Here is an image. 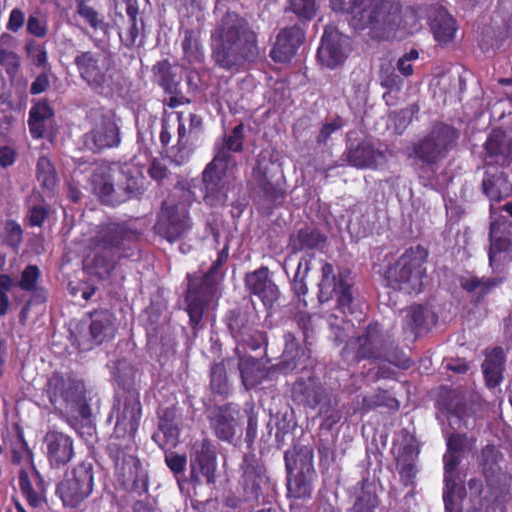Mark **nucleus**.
<instances>
[{
  "mask_svg": "<svg viewBox=\"0 0 512 512\" xmlns=\"http://www.w3.org/2000/svg\"><path fill=\"white\" fill-rule=\"evenodd\" d=\"M244 126L238 124L230 134L216 140L213 159L202 172L203 201L212 208H222L236 188L238 162L233 155L243 150Z\"/></svg>",
  "mask_w": 512,
  "mask_h": 512,
  "instance_id": "obj_1",
  "label": "nucleus"
},
{
  "mask_svg": "<svg viewBox=\"0 0 512 512\" xmlns=\"http://www.w3.org/2000/svg\"><path fill=\"white\" fill-rule=\"evenodd\" d=\"M210 39L212 59L223 69L238 70L259 57L256 33L235 12H227L216 23Z\"/></svg>",
  "mask_w": 512,
  "mask_h": 512,
  "instance_id": "obj_2",
  "label": "nucleus"
},
{
  "mask_svg": "<svg viewBox=\"0 0 512 512\" xmlns=\"http://www.w3.org/2000/svg\"><path fill=\"white\" fill-rule=\"evenodd\" d=\"M321 271V290L333 282V293L336 300V305L333 312L328 315L327 322L335 334V340L343 342L347 336L345 330L354 326L350 317L357 318L362 314L354 297L352 272L348 268H339L335 275L333 265L329 263H323Z\"/></svg>",
  "mask_w": 512,
  "mask_h": 512,
  "instance_id": "obj_3",
  "label": "nucleus"
},
{
  "mask_svg": "<svg viewBox=\"0 0 512 512\" xmlns=\"http://www.w3.org/2000/svg\"><path fill=\"white\" fill-rule=\"evenodd\" d=\"M284 350L281 360L270 367H265L259 359L252 356H239L238 369L243 385L249 389L272 379L275 374L287 375L295 370H304L310 356L301 347L292 332H286Z\"/></svg>",
  "mask_w": 512,
  "mask_h": 512,
  "instance_id": "obj_4",
  "label": "nucleus"
},
{
  "mask_svg": "<svg viewBox=\"0 0 512 512\" xmlns=\"http://www.w3.org/2000/svg\"><path fill=\"white\" fill-rule=\"evenodd\" d=\"M135 436L113 431L106 446V453L113 462L115 475L121 484L133 492L142 494L148 491L149 480L136 456Z\"/></svg>",
  "mask_w": 512,
  "mask_h": 512,
  "instance_id": "obj_5",
  "label": "nucleus"
},
{
  "mask_svg": "<svg viewBox=\"0 0 512 512\" xmlns=\"http://www.w3.org/2000/svg\"><path fill=\"white\" fill-rule=\"evenodd\" d=\"M74 63L80 77L97 94L112 97L120 93L121 75L111 57L107 53L81 52Z\"/></svg>",
  "mask_w": 512,
  "mask_h": 512,
  "instance_id": "obj_6",
  "label": "nucleus"
},
{
  "mask_svg": "<svg viewBox=\"0 0 512 512\" xmlns=\"http://www.w3.org/2000/svg\"><path fill=\"white\" fill-rule=\"evenodd\" d=\"M226 260L227 258H216L209 270L201 276L187 274L188 285L184 297L185 310L189 316V325L194 334L203 327L204 312L217 297L218 269Z\"/></svg>",
  "mask_w": 512,
  "mask_h": 512,
  "instance_id": "obj_7",
  "label": "nucleus"
},
{
  "mask_svg": "<svg viewBox=\"0 0 512 512\" xmlns=\"http://www.w3.org/2000/svg\"><path fill=\"white\" fill-rule=\"evenodd\" d=\"M373 268L387 286L405 294H419L427 278L426 258H382Z\"/></svg>",
  "mask_w": 512,
  "mask_h": 512,
  "instance_id": "obj_8",
  "label": "nucleus"
},
{
  "mask_svg": "<svg viewBox=\"0 0 512 512\" xmlns=\"http://www.w3.org/2000/svg\"><path fill=\"white\" fill-rule=\"evenodd\" d=\"M401 8L387 0H373L371 6L362 9L356 16V28L370 30L372 38L378 40L402 37Z\"/></svg>",
  "mask_w": 512,
  "mask_h": 512,
  "instance_id": "obj_9",
  "label": "nucleus"
},
{
  "mask_svg": "<svg viewBox=\"0 0 512 512\" xmlns=\"http://www.w3.org/2000/svg\"><path fill=\"white\" fill-rule=\"evenodd\" d=\"M287 472V496L294 499H309L312 496V481L315 476L313 450L307 446H294L284 453Z\"/></svg>",
  "mask_w": 512,
  "mask_h": 512,
  "instance_id": "obj_10",
  "label": "nucleus"
},
{
  "mask_svg": "<svg viewBox=\"0 0 512 512\" xmlns=\"http://www.w3.org/2000/svg\"><path fill=\"white\" fill-rule=\"evenodd\" d=\"M502 460L503 454L494 445L482 448L480 466L487 487L483 501L487 504L505 505L512 498V474L502 470Z\"/></svg>",
  "mask_w": 512,
  "mask_h": 512,
  "instance_id": "obj_11",
  "label": "nucleus"
},
{
  "mask_svg": "<svg viewBox=\"0 0 512 512\" xmlns=\"http://www.w3.org/2000/svg\"><path fill=\"white\" fill-rule=\"evenodd\" d=\"M85 394L84 381L61 372H53L43 388V395L47 397L54 412L61 415L83 402Z\"/></svg>",
  "mask_w": 512,
  "mask_h": 512,
  "instance_id": "obj_12",
  "label": "nucleus"
},
{
  "mask_svg": "<svg viewBox=\"0 0 512 512\" xmlns=\"http://www.w3.org/2000/svg\"><path fill=\"white\" fill-rule=\"evenodd\" d=\"M94 485L93 464L82 461L65 472L56 486V494L64 507L77 508L91 496Z\"/></svg>",
  "mask_w": 512,
  "mask_h": 512,
  "instance_id": "obj_13",
  "label": "nucleus"
},
{
  "mask_svg": "<svg viewBox=\"0 0 512 512\" xmlns=\"http://www.w3.org/2000/svg\"><path fill=\"white\" fill-rule=\"evenodd\" d=\"M241 476L238 481V493L247 502H264V493L269 489L270 481L265 467L253 453L243 455L240 464Z\"/></svg>",
  "mask_w": 512,
  "mask_h": 512,
  "instance_id": "obj_14",
  "label": "nucleus"
},
{
  "mask_svg": "<svg viewBox=\"0 0 512 512\" xmlns=\"http://www.w3.org/2000/svg\"><path fill=\"white\" fill-rule=\"evenodd\" d=\"M456 130L445 124H437L416 146L417 157L425 163L435 164L444 159L455 146Z\"/></svg>",
  "mask_w": 512,
  "mask_h": 512,
  "instance_id": "obj_15",
  "label": "nucleus"
},
{
  "mask_svg": "<svg viewBox=\"0 0 512 512\" xmlns=\"http://www.w3.org/2000/svg\"><path fill=\"white\" fill-rule=\"evenodd\" d=\"M115 417V432L136 435L142 418L140 393L116 396L110 413Z\"/></svg>",
  "mask_w": 512,
  "mask_h": 512,
  "instance_id": "obj_16",
  "label": "nucleus"
},
{
  "mask_svg": "<svg viewBox=\"0 0 512 512\" xmlns=\"http://www.w3.org/2000/svg\"><path fill=\"white\" fill-rule=\"evenodd\" d=\"M349 52L350 38L334 28H326L317 52L320 65L335 69L345 62Z\"/></svg>",
  "mask_w": 512,
  "mask_h": 512,
  "instance_id": "obj_17",
  "label": "nucleus"
},
{
  "mask_svg": "<svg viewBox=\"0 0 512 512\" xmlns=\"http://www.w3.org/2000/svg\"><path fill=\"white\" fill-rule=\"evenodd\" d=\"M332 394L315 375L298 377L291 385L289 396L298 407L315 410Z\"/></svg>",
  "mask_w": 512,
  "mask_h": 512,
  "instance_id": "obj_18",
  "label": "nucleus"
},
{
  "mask_svg": "<svg viewBox=\"0 0 512 512\" xmlns=\"http://www.w3.org/2000/svg\"><path fill=\"white\" fill-rule=\"evenodd\" d=\"M239 405L228 402L215 405L208 414V421L215 436L223 442L232 444L239 431Z\"/></svg>",
  "mask_w": 512,
  "mask_h": 512,
  "instance_id": "obj_19",
  "label": "nucleus"
},
{
  "mask_svg": "<svg viewBox=\"0 0 512 512\" xmlns=\"http://www.w3.org/2000/svg\"><path fill=\"white\" fill-rule=\"evenodd\" d=\"M95 124L90 132L85 134V144L95 151L117 147L120 144L119 127L111 112L95 113Z\"/></svg>",
  "mask_w": 512,
  "mask_h": 512,
  "instance_id": "obj_20",
  "label": "nucleus"
},
{
  "mask_svg": "<svg viewBox=\"0 0 512 512\" xmlns=\"http://www.w3.org/2000/svg\"><path fill=\"white\" fill-rule=\"evenodd\" d=\"M157 415V431L153 433L152 440L164 450L167 447L175 448L179 443L182 416L176 405L159 408Z\"/></svg>",
  "mask_w": 512,
  "mask_h": 512,
  "instance_id": "obj_21",
  "label": "nucleus"
},
{
  "mask_svg": "<svg viewBox=\"0 0 512 512\" xmlns=\"http://www.w3.org/2000/svg\"><path fill=\"white\" fill-rule=\"evenodd\" d=\"M189 228L190 219L187 205H170L165 202L155 225L156 232L172 243Z\"/></svg>",
  "mask_w": 512,
  "mask_h": 512,
  "instance_id": "obj_22",
  "label": "nucleus"
},
{
  "mask_svg": "<svg viewBox=\"0 0 512 512\" xmlns=\"http://www.w3.org/2000/svg\"><path fill=\"white\" fill-rule=\"evenodd\" d=\"M387 339L382 332L378 322H371L364 332L355 340V351L353 359L356 362L362 360H381L383 348Z\"/></svg>",
  "mask_w": 512,
  "mask_h": 512,
  "instance_id": "obj_23",
  "label": "nucleus"
},
{
  "mask_svg": "<svg viewBox=\"0 0 512 512\" xmlns=\"http://www.w3.org/2000/svg\"><path fill=\"white\" fill-rule=\"evenodd\" d=\"M47 459L53 468L67 465L75 456L73 438L56 429H50L44 436Z\"/></svg>",
  "mask_w": 512,
  "mask_h": 512,
  "instance_id": "obj_24",
  "label": "nucleus"
},
{
  "mask_svg": "<svg viewBox=\"0 0 512 512\" xmlns=\"http://www.w3.org/2000/svg\"><path fill=\"white\" fill-rule=\"evenodd\" d=\"M387 149L372 140H363L356 147H350L347 159L351 166L356 168L376 169L387 163Z\"/></svg>",
  "mask_w": 512,
  "mask_h": 512,
  "instance_id": "obj_25",
  "label": "nucleus"
},
{
  "mask_svg": "<svg viewBox=\"0 0 512 512\" xmlns=\"http://www.w3.org/2000/svg\"><path fill=\"white\" fill-rule=\"evenodd\" d=\"M190 468L193 480L200 482L202 476L208 484L215 482L216 451L207 439L202 440L190 455Z\"/></svg>",
  "mask_w": 512,
  "mask_h": 512,
  "instance_id": "obj_26",
  "label": "nucleus"
},
{
  "mask_svg": "<svg viewBox=\"0 0 512 512\" xmlns=\"http://www.w3.org/2000/svg\"><path fill=\"white\" fill-rule=\"evenodd\" d=\"M18 482L20 492L30 508L37 509L46 503L45 481L33 464L28 470L20 469Z\"/></svg>",
  "mask_w": 512,
  "mask_h": 512,
  "instance_id": "obj_27",
  "label": "nucleus"
},
{
  "mask_svg": "<svg viewBox=\"0 0 512 512\" xmlns=\"http://www.w3.org/2000/svg\"><path fill=\"white\" fill-rule=\"evenodd\" d=\"M93 193L104 204L117 206L123 203L124 194H119L117 176L107 166H99L94 169L91 176Z\"/></svg>",
  "mask_w": 512,
  "mask_h": 512,
  "instance_id": "obj_28",
  "label": "nucleus"
},
{
  "mask_svg": "<svg viewBox=\"0 0 512 512\" xmlns=\"http://www.w3.org/2000/svg\"><path fill=\"white\" fill-rule=\"evenodd\" d=\"M485 161L493 165L507 166L512 162V140L502 130H493L485 144Z\"/></svg>",
  "mask_w": 512,
  "mask_h": 512,
  "instance_id": "obj_29",
  "label": "nucleus"
},
{
  "mask_svg": "<svg viewBox=\"0 0 512 512\" xmlns=\"http://www.w3.org/2000/svg\"><path fill=\"white\" fill-rule=\"evenodd\" d=\"M490 253L489 256L503 252H512V243L508 239L511 234L512 223L501 215L493 204L490 206Z\"/></svg>",
  "mask_w": 512,
  "mask_h": 512,
  "instance_id": "obj_30",
  "label": "nucleus"
},
{
  "mask_svg": "<svg viewBox=\"0 0 512 512\" xmlns=\"http://www.w3.org/2000/svg\"><path fill=\"white\" fill-rule=\"evenodd\" d=\"M249 292L259 297L264 306L271 308L279 298V289L268 276L267 268H260L245 278Z\"/></svg>",
  "mask_w": 512,
  "mask_h": 512,
  "instance_id": "obj_31",
  "label": "nucleus"
},
{
  "mask_svg": "<svg viewBox=\"0 0 512 512\" xmlns=\"http://www.w3.org/2000/svg\"><path fill=\"white\" fill-rule=\"evenodd\" d=\"M303 39V32L296 26L281 30L271 50V58L278 63L289 62L296 54Z\"/></svg>",
  "mask_w": 512,
  "mask_h": 512,
  "instance_id": "obj_32",
  "label": "nucleus"
},
{
  "mask_svg": "<svg viewBox=\"0 0 512 512\" xmlns=\"http://www.w3.org/2000/svg\"><path fill=\"white\" fill-rule=\"evenodd\" d=\"M144 328L148 350L162 355L164 348L168 346L170 341L169 325L162 321V316L159 312L149 311L147 312Z\"/></svg>",
  "mask_w": 512,
  "mask_h": 512,
  "instance_id": "obj_33",
  "label": "nucleus"
},
{
  "mask_svg": "<svg viewBox=\"0 0 512 512\" xmlns=\"http://www.w3.org/2000/svg\"><path fill=\"white\" fill-rule=\"evenodd\" d=\"M484 361L481 365L486 386L495 388L503 381L506 364V355L502 347L487 348L484 352Z\"/></svg>",
  "mask_w": 512,
  "mask_h": 512,
  "instance_id": "obj_34",
  "label": "nucleus"
},
{
  "mask_svg": "<svg viewBox=\"0 0 512 512\" xmlns=\"http://www.w3.org/2000/svg\"><path fill=\"white\" fill-rule=\"evenodd\" d=\"M89 333L95 344L100 345L114 337L116 318L109 309H96L90 312Z\"/></svg>",
  "mask_w": 512,
  "mask_h": 512,
  "instance_id": "obj_35",
  "label": "nucleus"
},
{
  "mask_svg": "<svg viewBox=\"0 0 512 512\" xmlns=\"http://www.w3.org/2000/svg\"><path fill=\"white\" fill-rule=\"evenodd\" d=\"M257 315L248 305H240L229 310L225 315V323L231 335L236 340L247 335L256 326Z\"/></svg>",
  "mask_w": 512,
  "mask_h": 512,
  "instance_id": "obj_36",
  "label": "nucleus"
},
{
  "mask_svg": "<svg viewBox=\"0 0 512 512\" xmlns=\"http://www.w3.org/2000/svg\"><path fill=\"white\" fill-rule=\"evenodd\" d=\"M145 179L139 168L130 163L121 166L117 174L119 194H124L123 202L138 196L144 190Z\"/></svg>",
  "mask_w": 512,
  "mask_h": 512,
  "instance_id": "obj_37",
  "label": "nucleus"
},
{
  "mask_svg": "<svg viewBox=\"0 0 512 512\" xmlns=\"http://www.w3.org/2000/svg\"><path fill=\"white\" fill-rule=\"evenodd\" d=\"M124 237V228L118 223L103 225L95 236L79 241L85 247L94 250H108L121 245Z\"/></svg>",
  "mask_w": 512,
  "mask_h": 512,
  "instance_id": "obj_38",
  "label": "nucleus"
},
{
  "mask_svg": "<svg viewBox=\"0 0 512 512\" xmlns=\"http://www.w3.org/2000/svg\"><path fill=\"white\" fill-rule=\"evenodd\" d=\"M483 192L493 202H499L508 197L512 191V185L507 180L504 171L497 167H488L484 173L482 182Z\"/></svg>",
  "mask_w": 512,
  "mask_h": 512,
  "instance_id": "obj_39",
  "label": "nucleus"
},
{
  "mask_svg": "<svg viewBox=\"0 0 512 512\" xmlns=\"http://www.w3.org/2000/svg\"><path fill=\"white\" fill-rule=\"evenodd\" d=\"M232 359L225 358L213 362L209 368V390L214 396L226 399L232 392V385L228 376L227 367Z\"/></svg>",
  "mask_w": 512,
  "mask_h": 512,
  "instance_id": "obj_40",
  "label": "nucleus"
},
{
  "mask_svg": "<svg viewBox=\"0 0 512 512\" xmlns=\"http://www.w3.org/2000/svg\"><path fill=\"white\" fill-rule=\"evenodd\" d=\"M326 237L318 230L305 227L290 236L289 247L292 253H298L310 249H322Z\"/></svg>",
  "mask_w": 512,
  "mask_h": 512,
  "instance_id": "obj_41",
  "label": "nucleus"
},
{
  "mask_svg": "<svg viewBox=\"0 0 512 512\" xmlns=\"http://www.w3.org/2000/svg\"><path fill=\"white\" fill-rule=\"evenodd\" d=\"M52 117L53 111L48 103L45 101L37 102L29 113L28 124L31 135L34 138L43 137L52 121Z\"/></svg>",
  "mask_w": 512,
  "mask_h": 512,
  "instance_id": "obj_42",
  "label": "nucleus"
},
{
  "mask_svg": "<svg viewBox=\"0 0 512 512\" xmlns=\"http://www.w3.org/2000/svg\"><path fill=\"white\" fill-rule=\"evenodd\" d=\"M431 29L436 41L446 44L453 40L457 27L455 20L445 9H438L431 21Z\"/></svg>",
  "mask_w": 512,
  "mask_h": 512,
  "instance_id": "obj_43",
  "label": "nucleus"
},
{
  "mask_svg": "<svg viewBox=\"0 0 512 512\" xmlns=\"http://www.w3.org/2000/svg\"><path fill=\"white\" fill-rule=\"evenodd\" d=\"M354 488L356 491L359 490V494L349 512H375L379 505V498L368 479H362Z\"/></svg>",
  "mask_w": 512,
  "mask_h": 512,
  "instance_id": "obj_44",
  "label": "nucleus"
},
{
  "mask_svg": "<svg viewBox=\"0 0 512 512\" xmlns=\"http://www.w3.org/2000/svg\"><path fill=\"white\" fill-rule=\"evenodd\" d=\"M318 416L321 418L320 430L330 432L342 418L338 401L330 394L327 399L317 406Z\"/></svg>",
  "mask_w": 512,
  "mask_h": 512,
  "instance_id": "obj_45",
  "label": "nucleus"
},
{
  "mask_svg": "<svg viewBox=\"0 0 512 512\" xmlns=\"http://www.w3.org/2000/svg\"><path fill=\"white\" fill-rule=\"evenodd\" d=\"M182 49L185 59L189 63H202L205 54L200 40V33L194 29L183 32Z\"/></svg>",
  "mask_w": 512,
  "mask_h": 512,
  "instance_id": "obj_46",
  "label": "nucleus"
},
{
  "mask_svg": "<svg viewBox=\"0 0 512 512\" xmlns=\"http://www.w3.org/2000/svg\"><path fill=\"white\" fill-rule=\"evenodd\" d=\"M403 329L415 337H418L427 330L425 307L422 304H415L406 309Z\"/></svg>",
  "mask_w": 512,
  "mask_h": 512,
  "instance_id": "obj_47",
  "label": "nucleus"
},
{
  "mask_svg": "<svg viewBox=\"0 0 512 512\" xmlns=\"http://www.w3.org/2000/svg\"><path fill=\"white\" fill-rule=\"evenodd\" d=\"M115 267L114 258H83V269L99 280L108 279Z\"/></svg>",
  "mask_w": 512,
  "mask_h": 512,
  "instance_id": "obj_48",
  "label": "nucleus"
},
{
  "mask_svg": "<svg viewBox=\"0 0 512 512\" xmlns=\"http://www.w3.org/2000/svg\"><path fill=\"white\" fill-rule=\"evenodd\" d=\"M76 13L81 19H83L84 22L89 24L94 32H102L103 34L107 33L108 24L96 10L88 5L85 1H77Z\"/></svg>",
  "mask_w": 512,
  "mask_h": 512,
  "instance_id": "obj_49",
  "label": "nucleus"
},
{
  "mask_svg": "<svg viewBox=\"0 0 512 512\" xmlns=\"http://www.w3.org/2000/svg\"><path fill=\"white\" fill-rule=\"evenodd\" d=\"M36 177L42 187L52 191L57 183V175L51 161L43 156L38 159L36 165Z\"/></svg>",
  "mask_w": 512,
  "mask_h": 512,
  "instance_id": "obj_50",
  "label": "nucleus"
},
{
  "mask_svg": "<svg viewBox=\"0 0 512 512\" xmlns=\"http://www.w3.org/2000/svg\"><path fill=\"white\" fill-rule=\"evenodd\" d=\"M401 443L396 460H416L419 453V445L416 436L406 428L400 430Z\"/></svg>",
  "mask_w": 512,
  "mask_h": 512,
  "instance_id": "obj_51",
  "label": "nucleus"
},
{
  "mask_svg": "<svg viewBox=\"0 0 512 512\" xmlns=\"http://www.w3.org/2000/svg\"><path fill=\"white\" fill-rule=\"evenodd\" d=\"M465 496V488L461 484H444L443 501L446 512H462V499Z\"/></svg>",
  "mask_w": 512,
  "mask_h": 512,
  "instance_id": "obj_52",
  "label": "nucleus"
},
{
  "mask_svg": "<svg viewBox=\"0 0 512 512\" xmlns=\"http://www.w3.org/2000/svg\"><path fill=\"white\" fill-rule=\"evenodd\" d=\"M114 378L119 388L123 390V395H130L132 392L140 393L135 386V371L132 366L118 367Z\"/></svg>",
  "mask_w": 512,
  "mask_h": 512,
  "instance_id": "obj_53",
  "label": "nucleus"
},
{
  "mask_svg": "<svg viewBox=\"0 0 512 512\" xmlns=\"http://www.w3.org/2000/svg\"><path fill=\"white\" fill-rule=\"evenodd\" d=\"M381 360H385L390 364L402 369H408L411 365V360L409 357H407L404 351L398 346H394L393 342H389L388 340L386 341L383 348V355L381 356Z\"/></svg>",
  "mask_w": 512,
  "mask_h": 512,
  "instance_id": "obj_54",
  "label": "nucleus"
},
{
  "mask_svg": "<svg viewBox=\"0 0 512 512\" xmlns=\"http://www.w3.org/2000/svg\"><path fill=\"white\" fill-rule=\"evenodd\" d=\"M373 0H330L333 10L352 15L353 25L356 26V16L362 9L371 6Z\"/></svg>",
  "mask_w": 512,
  "mask_h": 512,
  "instance_id": "obj_55",
  "label": "nucleus"
},
{
  "mask_svg": "<svg viewBox=\"0 0 512 512\" xmlns=\"http://www.w3.org/2000/svg\"><path fill=\"white\" fill-rule=\"evenodd\" d=\"M192 153L193 147L190 141L177 139V143L169 150V158L175 165L181 166L190 160Z\"/></svg>",
  "mask_w": 512,
  "mask_h": 512,
  "instance_id": "obj_56",
  "label": "nucleus"
},
{
  "mask_svg": "<svg viewBox=\"0 0 512 512\" xmlns=\"http://www.w3.org/2000/svg\"><path fill=\"white\" fill-rule=\"evenodd\" d=\"M415 462L416 460L411 459L396 460L398 473L400 475L401 482L405 487L415 486V479L417 476V467Z\"/></svg>",
  "mask_w": 512,
  "mask_h": 512,
  "instance_id": "obj_57",
  "label": "nucleus"
},
{
  "mask_svg": "<svg viewBox=\"0 0 512 512\" xmlns=\"http://www.w3.org/2000/svg\"><path fill=\"white\" fill-rule=\"evenodd\" d=\"M41 277V271L36 265H28L22 271L17 286L22 291H28L38 286V281Z\"/></svg>",
  "mask_w": 512,
  "mask_h": 512,
  "instance_id": "obj_58",
  "label": "nucleus"
},
{
  "mask_svg": "<svg viewBox=\"0 0 512 512\" xmlns=\"http://www.w3.org/2000/svg\"><path fill=\"white\" fill-rule=\"evenodd\" d=\"M444 462V484L451 485L454 487V484H458L455 478V472L458 465L461 462L460 456L458 453L448 452L443 457Z\"/></svg>",
  "mask_w": 512,
  "mask_h": 512,
  "instance_id": "obj_59",
  "label": "nucleus"
},
{
  "mask_svg": "<svg viewBox=\"0 0 512 512\" xmlns=\"http://www.w3.org/2000/svg\"><path fill=\"white\" fill-rule=\"evenodd\" d=\"M380 80L381 85L391 91L398 92L403 85V79L396 73V69L391 65L382 67Z\"/></svg>",
  "mask_w": 512,
  "mask_h": 512,
  "instance_id": "obj_60",
  "label": "nucleus"
},
{
  "mask_svg": "<svg viewBox=\"0 0 512 512\" xmlns=\"http://www.w3.org/2000/svg\"><path fill=\"white\" fill-rule=\"evenodd\" d=\"M165 455L164 460L170 471L178 476L183 473L187 465V457L185 454H179L174 451H169L167 448L164 449Z\"/></svg>",
  "mask_w": 512,
  "mask_h": 512,
  "instance_id": "obj_61",
  "label": "nucleus"
},
{
  "mask_svg": "<svg viewBox=\"0 0 512 512\" xmlns=\"http://www.w3.org/2000/svg\"><path fill=\"white\" fill-rule=\"evenodd\" d=\"M290 7L299 18L306 20L313 18L317 10L316 0H290Z\"/></svg>",
  "mask_w": 512,
  "mask_h": 512,
  "instance_id": "obj_62",
  "label": "nucleus"
},
{
  "mask_svg": "<svg viewBox=\"0 0 512 512\" xmlns=\"http://www.w3.org/2000/svg\"><path fill=\"white\" fill-rule=\"evenodd\" d=\"M389 397L387 391L378 390L377 392L362 397L361 410L369 412L378 407L388 406Z\"/></svg>",
  "mask_w": 512,
  "mask_h": 512,
  "instance_id": "obj_63",
  "label": "nucleus"
},
{
  "mask_svg": "<svg viewBox=\"0 0 512 512\" xmlns=\"http://www.w3.org/2000/svg\"><path fill=\"white\" fill-rule=\"evenodd\" d=\"M26 51L28 58L35 66L45 67L47 65L48 56L43 45L36 44L35 42L27 43Z\"/></svg>",
  "mask_w": 512,
  "mask_h": 512,
  "instance_id": "obj_64",
  "label": "nucleus"
}]
</instances>
